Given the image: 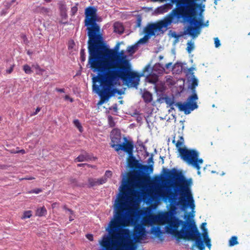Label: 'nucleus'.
Segmentation results:
<instances>
[{
	"instance_id": "f257e3e1",
	"label": "nucleus",
	"mask_w": 250,
	"mask_h": 250,
	"mask_svg": "<svg viewBox=\"0 0 250 250\" xmlns=\"http://www.w3.org/2000/svg\"><path fill=\"white\" fill-rule=\"evenodd\" d=\"M88 63L98 75L93 78V89L104 102L114 95L116 89L111 87L119 80L128 87H137L140 76L132 70L131 64L123 50L109 49L103 37L88 47Z\"/></svg>"
},
{
	"instance_id": "f03ea898",
	"label": "nucleus",
	"mask_w": 250,
	"mask_h": 250,
	"mask_svg": "<svg viewBox=\"0 0 250 250\" xmlns=\"http://www.w3.org/2000/svg\"><path fill=\"white\" fill-rule=\"evenodd\" d=\"M166 176L170 180L174 181L175 185L179 188L180 197L177 201L176 192L170 188L173 187L172 184L166 186V190L161 189L158 191V195L164 202L168 201L170 203L168 210L159 215L158 220L160 224L166 225V231L168 234L181 239L184 233L190 230L192 227L196 226L194 222L183 221L175 216L178 206L184 208L189 206L192 209L195 207L190 189L192 181L191 179H187L182 171L175 168L168 170Z\"/></svg>"
},
{
	"instance_id": "7ed1b4c3",
	"label": "nucleus",
	"mask_w": 250,
	"mask_h": 250,
	"mask_svg": "<svg viewBox=\"0 0 250 250\" xmlns=\"http://www.w3.org/2000/svg\"><path fill=\"white\" fill-rule=\"evenodd\" d=\"M147 181L146 175H136L130 174L126 179H124L120 187V194L117 199L115 206V214L114 219L111 220L109 224L108 230L110 237H104L101 242V245L108 249L111 244L115 246V250L119 245L120 240L112 237L111 231L112 228L116 229L112 234L117 235L120 231L126 228H122L129 226L131 222L134 221V216H132L131 212L127 211L126 200L128 195L134 191L135 188L141 189Z\"/></svg>"
},
{
	"instance_id": "20e7f679",
	"label": "nucleus",
	"mask_w": 250,
	"mask_h": 250,
	"mask_svg": "<svg viewBox=\"0 0 250 250\" xmlns=\"http://www.w3.org/2000/svg\"><path fill=\"white\" fill-rule=\"evenodd\" d=\"M97 9L94 6H88L85 9L84 25L86 26L87 35L88 37V47H89L102 38L103 34L101 32V27L97 23L98 16Z\"/></svg>"
},
{
	"instance_id": "39448f33",
	"label": "nucleus",
	"mask_w": 250,
	"mask_h": 250,
	"mask_svg": "<svg viewBox=\"0 0 250 250\" xmlns=\"http://www.w3.org/2000/svg\"><path fill=\"white\" fill-rule=\"evenodd\" d=\"M175 138L173 137L172 143L174 144L178 148L181 158L187 164L195 168L198 170V174H200V165L203 163V160L198 158L199 153L195 149L181 147L184 143V139L182 136H179V140L176 142Z\"/></svg>"
},
{
	"instance_id": "423d86ee",
	"label": "nucleus",
	"mask_w": 250,
	"mask_h": 250,
	"mask_svg": "<svg viewBox=\"0 0 250 250\" xmlns=\"http://www.w3.org/2000/svg\"><path fill=\"white\" fill-rule=\"evenodd\" d=\"M174 18H176V16L171 11L164 20L155 23H148L144 29L145 36L141 41H146L156 34L158 35V32L162 31L163 28L167 29Z\"/></svg>"
},
{
	"instance_id": "0eeeda50",
	"label": "nucleus",
	"mask_w": 250,
	"mask_h": 250,
	"mask_svg": "<svg viewBox=\"0 0 250 250\" xmlns=\"http://www.w3.org/2000/svg\"><path fill=\"white\" fill-rule=\"evenodd\" d=\"M197 99V95L194 93L187 99L186 102L183 103L178 102L175 104L173 98L167 96L165 97H160L157 99V101L160 103H166L167 105V107H170V109H174V105L177 106L179 109H195L198 107L196 103Z\"/></svg>"
},
{
	"instance_id": "6e6552de",
	"label": "nucleus",
	"mask_w": 250,
	"mask_h": 250,
	"mask_svg": "<svg viewBox=\"0 0 250 250\" xmlns=\"http://www.w3.org/2000/svg\"><path fill=\"white\" fill-rule=\"evenodd\" d=\"M116 229L112 228L110 233H113ZM117 235H112V237L121 241L117 246L116 250H130L132 246V241L130 240L131 233L128 229H122Z\"/></svg>"
},
{
	"instance_id": "1a4fd4ad",
	"label": "nucleus",
	"mask_w": 250,
	"mask_h": 250,
	"mask_svg": "<svg viewBox=\"0 0 250 250\" xmlns=\"http://www.w3.org/2000/svg\"><path fill=\"white\" fill-rule=\"evenodd\" d=\"M182 239L194 241L195 245L199 250H204L205 247L204 244V241L201 238V234L196 226L191 228L190 230L187 231L183 234Z\"/></svg>"
},
{
	"instance_id": "9d476101",
	"label": "nucleus",
	"mask_w": 250,
	"mask_h": 250,
	"mask_svg": "<svg viewBox=\"0 0 250 250\" xmlns=\"http://www.w3.org/2000/svg\"><path fill=\"white\" fill-rule=\"evenodd\" d=\"M131 233L130 240L132 241L133 244L131 246V249L130 250H132L134 247V243L132 239V236H133L135 242H138L142 239L143 237L145 235V228L140 224H137L134 226L133 232L132 233L131 231L128 229Z\"/></svg>"
},
{
	"instance_id": "9b49d317",
	"label": "nucleus",
	"mask_w": 250,
	"mask_h": 250,
	"mask_svg": "<svg viewBox=\"0 0 250 250\" xmlns=\"http://www.w3.org/2000/svg\"><path fill=\"white\" fill-rule=\"evenodd\" d=\"M116 151L118 152L123 150L128 154V156L133 155L134 144L132 141L127 139L126 137L124 138V142L120 145H116Z\"/></svg>"
},
{
	"instance_id": "f8f14e48",
	"label": "nucleus",
	"mask_w": 250,
	"mask_h": 250,
	"mask_svg": "<svg viewBox=\"0 0 250 250\" xmlns=\"http://www.w3.org/2000/svg\"><path fill=\"white\" fill-rule=\"evenodd\" d=\"M111 139V146L114 148L116 151V145H120L121 144V135L120 131L117 128L113 129L110 134Z\"/></svg>"
},
{
	"instance_id": "ddd939ff",
	"label": "nucleus",
	"mask_w": 250,
	"mask_h": 250,
	"mask_svg": "<svg viewBox=\"0 0 250 250\" xmlns=\"http://www.w3.org/2000/svg\"><path fill=\"white\" fill-rule=\"evenodd\" d=\"M127 165L131 169H137L140 167V165L138 161L132 155L128 156L127 158Z\"/></svg>"
},
{
	"instance_id": "4468645a",
	"label": "nucleus",
	"mask_w": 250,
	"mask_h": 250,
	"mask_svg": "<svg viewBox=\"0 0 250 250\" xmlns=\"http://www.w3.org/2000/svg\"><path fill=\"white\" fill-rule=\"evenodd\" d=\"M92 159L90 155L86 151L83 152V153L79 155L77 158L74 159L75 163L82 162L84 161H88Z\"/></svg>"
},
{
	"instance_id": "2eb2a0df",
	"label": "nucleus",
	"mask_w": 250,
	"mask_h": 250,
	"mask_svg": "<svg viewBox=\"0 0 250 250\" xmlns=\"http://www.w3.org/2000/svg\"><path fill=\"white\" fill-rule=\"evenodd\" d=\"M114 31L120 34H122L124 31V27L122 23L119 22H115L114 24Z\"/></svg>"
},
{
	"instance_id": "dca6fc26",
	"label": "nucleus",
	"mask_w": 250,
	"mask_h": 250,
	"mask_svg": "<svg viewBox=\"0 0 250 250\" xmlns=\"http://www.w3.org/2000/svg\"><path fill=\"white\" fill-rule=\"evenodd\" d=\"M128 112H125V113L130 114L132 116L136 118V120L138 122H140L142 120V117L141 114L138 110H128Z\"/></svg>"
},
{
	"instance_id": "f3484780",
	"label": "nucleus",
	"mask_w": 250,
	"mask_h": 250,
	"mask_svg": "<svg viewBox=\"0 0 250 250\" xmlns=\"http://www.w3.org/2000/svg\"><path fill=\"white\" fill-rule=\"evenodd\" d=\"M172 111V110H166V113H164L165 110H160L161 112L158 113L160 115V118L161 120H165L167 121L170 120L171 119L168 114H169Z\"/></svg>"
},
{
	"instance_id": "a211bd4d",
	"label": "nucleus",
	"mask_w": 250,
	"mask_h": 250,
	"mask_svg": "<svg viewBox=\"0 0 250 250\" xmlns=\"http://www.w3.org/2000/svg\"><path fill=\"white\" fill-rule=\"evenodd\" d=\"M151 232L155 235V237H160L162 233L160 227H152L151 228Z\"/></svg>"
},
{
	"instance_id": "6ab92c4d",
	"label": "nucleus",
	"mask_w": 250,
	"mask_h": 250,
	"mask_svg": "<svg viewBox=\"0 0 250 250\" xmlns=\"http://www.w3.org/2000/svg\"><path fill=\"white\" fill-rule=\"evenodd\" d=\"M46 214L47 210L44 206L37 208L36 211V215L37 216H44L46 215Z\"/></svg>"
},
{
	"instance_id": "aec40b11",
	"label": "nucleus",
	"mask_w": 250,
	"mask_h": 250,
	"mask_svg": "<svg viewBox=\"0 0 250 250\" xmlns=\"http://www.w3.org/2000/svg\"><path fill=\"white\" fill-rule=\"evenodd\" d=\"M143 98L146 103H149L152 100V94L148 91L145 92L143 95Z\"/></svg>"
},
{
	"instance_id": "412c9836",
	"label": "nucleus",
	"mask_w": 250,
	"mask_h": 250,
	"mask_svg": "<svg viewBox=\"0 0 250 250\" xmlns=\"http://www.w3.org/2000/svg\"><path fill=\"white\" fill-rule=\"evenodd\" d=\"M167 6L164 5L163 6H160L156 9V12L158 14H163L167 12Z\"/></svg>"
},
{
	"instance_id": "4be33fe9",
	"label": "nucleus",
	"mask_w": 250,
	"mask_h": 250,
	"mask_svg": "<svg viewBox=\"0 0 250 250\" xmlns=\"http://www.w3.org/2000/svg\"><path fill=\"white\" fill-rule=\"evenodd\" d=\"M238 244L237 241V236H232L229 242V245L230 247L233 246Z\"/></svg>"
},
{
	"instance_id": "5701e85b",
	"label": "nucleus",
	"mask_w": 250,
	"mask_h": 250,
	"mask_svg": "<svg viewBox=\"0 0 250 250\" xmlns=\"http://www.w3.org/2000/svg\"><path fill=\"white\" fill-rule=\"evenodd\" d=\"M32 67L36 70V74L38 75H42V72L44 71L43 69H42L38 64H33Z\"/></svg>"
},
{
	"instance_id": "b1692460",
	"label": "nucleus",
	"mask_w": 250,
	"mask_h": 250,
	"mask_svg": "<svg viewBox=\"0 0 250 250\" xmlns=\"http://www.w3.org/2000/svg\"><path fill=\"white\" fill-rule=\"evenodd\" d=\"M73 124L74 125L79 129L80 132H82L83 131V127L78 119H75L73 121Z\"/></svg>"
},
{
	"instance_id": "393cba45",
	"label": "nucleus",
	"mask_w": 250,
	"mask_h": 250,
	"mask_svg": "<svg viewBox=\"0 0 250 250\" xmlns=\"http://www.w3.org/2000/svg\"><path fill=\"white\" fill-rule=\"evenodd\" d=\"M32 212L31 210L25 211L23 212V215H22V217H21V219H25L27 218H30L32 215Z\"/></svg>"
},
{
	"instance_id": "a878e982",
	"label": "nucleus",
	"mask_w": 250,
	"mask_h": 250,
	"mask_svg": "<svg viewBox=\"0 0 250 250\" xmlns=\"http://www.w3.org/2000/svg\"><path fill=\"white\" fill-rule=\"evenodd\" d=\"M23 70L24 71V72L27 74H30L33 72V71L32 70L31 67L27 64H24L23 66Z\"/></svg>"
},
{
	"instance_id": "bb28decb",
	"label": "nucleus",
	"mask_w": 250,
	"mask_h": 250,
	"mask_svg": "<svg viewBox=\"0 0 250 250\" xmlns=\"http://www.w3.org/2000/svg\"><path fill=\"white\" fill-rule=\"evenodd\" d=\"M202 238L204 241H205L207 246L208 248H210L211 246L210 240L208 238V234H207L206 236L204 235H202Z\"/></svg>"
},
{
	"instance_id": "cd10ccee",
	"label": "nucleus",
	"mask_w": 250,
	"mask_h": 250,
	"mask_svg": "<svg viewBox=\"0 0 250 250\" xmlns=\"http://www.w3.org/2000/svg\"><path fill=\"white\" fill-rule=\"evenodd\" d=\"M78 5H79L78 3H76L75 5L71 8V11H70L71 14H70L72 16L75 15V14L77 13L78 10Z\"/></svg>"
},
{
	"instance_id": "c85d7f7f",
	"label": "nucleus",
	"mask_w": 250,
	"mask_h": 250,
	"mask_svg": "<svg viewBox=\"0 0 250 250\" xmlns=\"http://www.w3.org/2000/svg\"><path fill=\"white\" fill-rule=\"evenodd\" d=\"M108 123L110 127H113L115 126V123L113 120V117L111 115L108 116Z\"/></svg>"
},
{
	"instance_id": "c756f323",
	"label": "nucleus",
	"mask_w": 250,
	"mask_h": 250,
	"mask_svg": "<svg viewBox=\"0 0 250 250\" xmlns=\"http://www.w3.org/2000/svg\"><path fill=\"white\" fill-rule=\"evenodd\" d=\"M194 48V44L191 42H188L187 43V50L188 53H190Z\"/></svg>"
},
{
	"instance_id": "7c9ffc66",
	"label": "nucleus",
	"mask_w": 250,
	"mask_h": 250,
	"mask_svg": "<svg viewBox=\"0 0 250 250\" xmlns=\"http://www.w3.org/2000/svg\"><path fill=\"white\" fill-rule=\"evenodd\" d=\"M198 85V80L195 77L192 78V83L191 85V89L192 90H194L196 87Z\"/></svg>"
},
{
	"instance_id": "2f4dec72",
	"label": "nucleus",
	"mask_w": 250,
	"mask_h": 250,
	"mask_svg": "<svg viewBox=\"0 0 250 250\" xmlns=\"http://www.w3.org/2000/svg\"><path fill=\"white\" fill-rule=\"evenodd\" d=\"M96 179L90 178L88 179V183L90 187H93L98 185Z\"/></svg>"
},
{
	"instance_id": "473e14b6",
	"label": "nucleus",
	"mask_w": 250,
	"mask_h": 250,
	"mask_svg": "<svg viewBox=\"0 0 250 250\" xmlns=\"http://www.w3.org/2000/svg\"><path fill=\"white\" fill-rule=\"evenodd\" d=\"M60 10L61 11V13H63V12L64 13L65 16H66V5L63 3L60 4Z\"/></svg>"
},
{
	"instance_id": "72a5a7b5",
	"label": "nucleus",
	"mask_w": 250,
	"mask_h": 250,
	"mask_svg": "<svg viewBox=\"0 0 250 250\" xmlns=\"http://www.w3.org/2000/svg\"><path fill=\"white\" fill-rule=\"evenodd\" d=\"M206 225H207L206 223H203L202 224L201 229L203 230V232L202 234L201 233V236L204 235L205 236H206L207 235V234H208L207 229L205 228V226Z\"/></svg>"
},
{
	"instance_id": "f704fd0d",
	"label": "nucleus",
	"mask_w": 250,
	"mask_h": 250,
	"mask_svg": "<svg viewBox=\"0 0 250 250\" xmlns=\"http://www.w3.org/2000/svg\"><path fill=\"white\" fill-rule=\"evenodd\" d=\"M143 169L147 171L152 172L153 170V165L142 166Z\"/></svg>"
},
{
	"instance_id": "c9c22d12",
	"label": "nucleus",
	"mask_w": 250,
	"mask_h": 250,
	"mask_svg": "<svg viewBox=\"0 0 250 250\" xmlns=\"http://www.w3.org/2000/svg\"><path fill=\"white\" fill-rule=\"evenodd\" d=\"M42 191V189L39 188H36L35 189H33L32 190H31L29 191H28V193L31 194V193H35V194H38L40 192H41Z\"/></svg>"
},
{
	"instance_id": "e433bc0d",
	"label": "nucleus",
	"mask_w": 250,
	"mask_h": 250,
	"mask_svg": "<svg viewBox=\"0 0 250 250\" xmlns=\"http://www.w3.org/2000/svg\"><path fill=\"white\" fill-rule=\"evenodd\" d=\"M81 55V60L82 62H84L85 60V50L84 49H82L80 51Z\"/></svg>"
},
{
	"instance_id": "4c0bfd02",
	"label": "nucleus",
	"mask_w": 250,
	"mask_h": 250,
	"mask_svg": "<svg viewBox=\"0 0 250 250\" xmlns=\"http://www.w3.org/2000/svg\"><path fill=\"white\" fill-rule=\"evenodd\" d=\"M127 51L128 53H130L131 54L134 53L135 52V46L132 45L128 46L127 47Z\"/></svg>"
},
{
	"instance_id": "58836bf2",
	"label": "nucleus",
	"mask_w": 250,
	"mask_h": 250,
	"mask_svg": "<svg viewBox=\"0 0 250 250\" xmlns=\"http://www.w3.org/2000/svg\"><path fill=\"white\" fill-rule=\"evenodd\" d=\"M97 183L98 185H102L104 183H105L106 182V179L105 178H100L99 179H97Z\"/></svg>"
},
{
	"instance_id": "ea45409f",
	"label": "nucleus",
	"mask_w": 250,
	"mask_h": 250,
	"mask_svg": "<svg viewBox=\"0 0 250 250\" xmlns=\"http://www.w3.org/2000/svg\"><path fill=\"white\" fill-rule=\"evenodd\" d=\"M214 44L216 47H218L220 45V41L218 38L214 39Z\"/></svg>"
},
{
	"instance_id": "a19ab883",
	"label": "nucleus",
	"mask_w": 250,
	"mask_h": 250,
	"mask_svg": "<svg viewBox=\"0 0 250 250\" xmlns=\"http://www.w3.org/2000/svg\"><path fill=\"white\" fill-rule=\"evenodd\" d=\"M40 10L42 13H48L49 12V9L44 7H41Z\"/></svg>"
},
{
	"instance_id": "79ce46f5",
	"label": "nucleus",
	"mask_w": 250,
	"mask_h": 250,
	"mask_svg": "<svg viewBox=\"0 0 250 250\" xmlns=\"http://www.w3.org/2000/svg\"><path fill=\"white\" fill-rule=\"evenodd\" d=\"M14 66H15L14 64L12 65L9 69L6 70V72L8 74L11 73L12 72V71H13Z\"/></svg>"
},
{
	"instance_id": "37998d69",
	"label": "nucleus",
	"mask_w": 250,
	"mask_h": 250,
	"mask_svg": "<svg viewBox=\"0 0 250 250\" xmlns=\"http://www.w3.org/2000/svg\"><path fill=\"white\" fill-rule=\"evenodd\" d=\"M64 100H66V101H69L70 102H73V99L71 98L69 95H65L64 97Z\"/></svg>"
},
{
	"instance_id": "c03bdc74",
	"label": "nucleus",
	"mask_w": 250,
	"mask_h": 250,
	"mask_svg": "<svg viewBox=\"0 0 250 250\" xmlns=\"http://www.w3.org/2000/svg\"><path fill=\"white\" fill-rule=\"evenodd\" d=\"M85 166H87L88 167H91V166L90 165L86 164V163L78 164L77 165L78 167H84Z\"/></svg>"
},
{
	"instance_id": "a18cd8bd",
	"label": "nucleus",
	"mask_w": 250,
	"mask_h": 250,
	"mask_svg": "<svg viewBox=\"0 0 250 250\" xmlns=\"http://www.w3.org/2000/svg\"><path fill=\"white\" fill-rule=\"evenodd\" d=\"M141 18H138L137 20V25H136V26L137 27H140L141 26Z\"/></svg>"
},
{
	"instance_id": "49530a36",
	"label": "nucleus",
	"mask_w": 250,
	"mask_h": 250,
	"mask_svg": "<svg viewBox=\"0 0 250 250\" xmlns=\"http://www.w3.org/2000/svg\"><path fill=\"white\" fill-rule=\"evenodd\" d=\"M33 179H35V178L33 177H25L24 178L21 179L20 180H32Z\"/></svg>"
},
{
	"instance_id": "de8ad7c7",
	"label": "nucleus",
	"mask_w": 250,
	"mask_h": 250,
	"mask_svg": "<svg viewBox=\"0 0 250 250\" xmlns=\"http://www.w3.org/2000/svg\"><path fill=\"white\" fill-rule=\"evenodd\" d=\"M55 90L56 91H57L58 92H61V93H64L65 92V90L64 88H56Z\"/></svg>"
},
{
	"instance_id": "09e8293b",
	"label": "nucleus",
	"mask_w": 250,
	"mask_h": 250,
	"mask_svg": "<svg viewBox=\"0 0 250 250\" xmlns=\"http://www.w3.org/2000/svg\"><path fill=\"white\" fill-rule=\"evenodd\" d=\"M86 238L90 240V241H92L93 240V235L92 234H88L86 235Z\"/></svg>"
},
{
	"instance_id": "8fccbe9b",
	"label": "nucleus",
	"mask_w": 250,
	"mask_h": 250,
	"mask_svg": "<svg viewBox=\"0 0 250 250\" xmlns=\"http://www.w3.org/2000/svg\"><path fill=\"white\" fill-rule=\"evenodd\" d=\"M16 152H17V153H21L23 154L25 153V151L24 149H20L16 151Z\"/></svg>"
},
{
	"instance_id": "3c124183",
	"label": "nucleus",
	"mask_w": 250,
	"mask_h": 250,
	"mask_svg": "<svg viewBox=\"0 0 250 250\" xmlns=\"http://www.w3.org/2000/svg\"><path fill=\"white\" fill-rule=\"evenodd\" d=\"M180 111H182V112H184V113L185 115H187V114L190 113V112L192 110H180Z\"/></svg>"
},
{
	"instance_id": "603ef678",
	"label": "nucleus",
	"mask_w": 250,
	"mask_h": 250,
	"mask_svg": "<svg viewBox=\"0 0 250 250\" xmlns=\"http://www.w3.org/2000/svg\"><path fill=\"white\" fill-rule=\"evenodd\" d=\"M148 163H152V164H153V158H152V156H151L150 157H149L148 159Z\"/></svg>"
},
{
	"instance_id": "864d4df0",
	"label": "nucleus",
	"mask_w": 250,
	"mask_h": 250,
	"mask_svg": "<svg viewBox=\"0 0 250 250\" xmlns=\"http://www.w3.org/2000/svg\"><path fill=\"white\" fill-rule=\"evenodd\" d=\"M150 68V66L149 65H147L146 66V67L144 68V71H147Z\"/></svg>"
},
{
	"instance_id": "5fc2aeb1",
	"label": "nucleus",
	"mask_w": 250,
	"mask_h": 250,
	"mask_svg": "<svg viewBox=\"0 0 250 250\" xmlns=\"http://www.w3.org/2000/svg\"><path fill=\"white\" fill-rule=\"evenodd\" d=\"M39 111H40V110H36L35 112H33L32 113L30 114V116L36 115Z\"/></svg>"
},
{
	"instance_id": "6e6d98bb",
	"label": "nucleus",
	"mask_w": 250,
	"mask_h": 250,
	"mask_svg": "<svg viewBox=\"0 0 250 250\" xmlns=\"http://www.w3.org/2000/svg\"><path fill=\"white\" fill-rule=\"evenodd\" d=\"M112 174L111 172L110 171H106L105 172V175L106 176H111Z\"/></svg>"
},
{
	"instance_id": "4d7b16f0",
	"label": "nucleus",
	"mask_w": 250,
	"mask_h": 250,
	"mask_svg": "<svg viewBox=\"0 0 250 250\" xmlns=\"http://www.w3.org/2000/svg\"><path fill=\"white\" fill-rule=\"evenodd\" d=\"M58 204L57 202L53 203L52 204V208H56V205H58Z\"/></svg>"
},
{
	"instance_id": "13d9d810",
	"label": "nucleus",
	"mask_w": 250,
	"mask_h": 250,
	"mask_svg": "<svg viewBox=\"0 0 250 250\" xmlns=\"http://www.w3.org/2000/svg\"><path fill=\"white\" fill-rule=\"evenodd\" d=\"M172 64V63L171 62H169V63H168L167 64H166V67L167 68H168Z\"/></svg>"
},
{
	"instance_id": "bf43d9fd",
	"label": "nucleus",
	"mask_w": 250,
	"mask_h": 250,
	"mask_svg": "<svg viewBox=\"0 0 250 250\" xmlns=\"http://www.w3.org/2000/svg\"><path fill=\"white\" fill-rule=\"evenodd\" d=\"M157 80V78H155V80H150L149 82H151V83H155L156 82Z\"/></svg>"
},
{
	"instance_id": "052dcab7",
	"label": "nucleus",
	"mask_w": 250,
	"mask_h": 250,
	"mask_svg": "<svg viewBox=\"0 0 250 250\" xmlns=\"http://www.w3.org/2000/svg\"><path fill=\"white\" fill-rule=\"evenodd\" d=\"M63 208L64 210H66V211H68V209H69V208H67V207H66V205H64V206H63Z\"/></svg>"
},
{
	"instance_id": "680f3d73",
	"label": "nucleus",
	"mask_w": 250,
	"mask_h": 250,
	"mask_svg": "<svg viewBox=\"0 0 250 250\" xmlns=\"http://www.w3.org/2000/svg\"><path fill=\"white\" fill-rule=\"evenodd\" d=\"M68 211H69L71 214H73L74 213L73 211L71 209H68Z\"/></svg>"
},
{
	"instance_id": "e2e57ef3",
	"label": "nucleus",
	"mask_w": 250,
	"mask_h": 250,
	"mask_svg": "<svg viewBox=\"0 0 250 250\" xmlns=\"http://www.w3.org/2000/svg\"><path fill=\"white\" fill-rule=\"evenodd\" d=\"M11 153H14V154L17 153V152H16V151H15V150H12L11 151Z\"/></svg>"
},
{
	"instance_id": "0e129e2a",
	"label": "nucleus",
	"mask_w": 250,
	"mask_h": 250,
	"mask_svg": "<svg viewBox=\"0 0 250 250\" xmlns=\"http://www.w3.org/2000/svg\"><path fill=\"white\" fill-rule=\"evenodd\" d=\"M6 14V12H4L3 11H1V15L2 16V15H4Z\"/></svg>"
},
{
	"instance_id": "69168bd1",
	"label": "nucleus",
	"mask_w": 250,
	"mask_h": 250,
	"mask_svg": "<svg viewBox=\"0 0 250 250\" xmlns=\"http://www.w3.org/2000/svg\"><path fill=\"white\" fill-rule=\"evenodd\" d=\"M61 14H62V16H63V17H65V18H66V17H67V15H66V16H65L64 13V12H63V13H61Z\"/></svg>"
},
{
	"instance_id": "338daca9",
	"label": "nucleus",
	"mask_w": 250,
	"mask_h": 250,
	"mask_svg": "<svg viewBox=\"0 0 250 250\" xmlns=\"http://www.w3.org/2000/svg\"><path fill=\"white\" fill-rule=\"evenodd\" d=\"M74 220V219H73V218H72V217H71V216H70V217H69V221H72V220Z\"/></svg>"
},
{
	"instance_id": "774afa93",
	"label": "nucleus",
	"mask_w": 250,
	"mask_h": 250,
	"mask_svg": "<svg viewBox=\"0 0 250 250\" xmlns=\"http://www.w3.org/2000/svg\"><path fill=\"white\" fill-rule=\"evenodd\" d=\"M118 47H119V44H118L116 46H115V49L117 50L118 49Z\"/></svg>"
}]
</instances>
